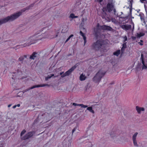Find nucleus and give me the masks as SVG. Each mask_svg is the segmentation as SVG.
Wrapping results in <instances>:
<instances>
[{
	"label": "nucleus",
	"instance_id": "37998d69",
	"mask_svg": "<svg viewBox=\"0 0 147 147\" xmlns=\"http://www.w3.org/2000/svg\"><path fill=\"white\" fill-rule=\"evenodd\" d=\"M140 0V2H141L142 3H144V1H146V0Z\"/></svg>",
	"mask_w": 147,
	"mask_h": 147
},
{
	"label": "nucleus",
	"instance_id": "c85d7f7f",
	"mask_svg": "<svg viewBox=\"0 0 147 147\" xmlns=\"http://www.w3.org/2000/svg\"><path fill=\"white\" fill-rule=\"evenodd\" d=\"M133 141L134 145L136 146H138V145L137 144L136 140H133Z\"/></svg>",
	"mask_w": 147,
	"mask_h": 147
},
{
	"label": "nucleus",
	"instance_id": "3c124183",
	"mask_svg": "<svg viewBox=\"0 0 147 147\" xmlns=\"http://www.w3.org/2000/svg\"><path fill=\"white\" fill-rule=\"evenodd\" d=\"M102 0H98V1L100 3L102 1Z\"/></svg>",
	"mask_w": 147,
	"mask_h": 147
},
{
	"label": "nucleus",
	"instance_id": "7ed1b4c3",
	"mask_svg": "<svg viewBox=\"0 0 147 147\" xmlns=\"http://www.w3.org/2000/svg\"><path fill=\"white\" fill-rule=\"evenodd\" d=\"M108 44L107 42L102 40H97L92 44V49L96 50H100L102 53L106 51V46Z\"/></svg>",
	"mask_w": 147,
	"mask_h": 147
},
{
	"label": "nucleus",
	"instance_id": "393cba45",
	"mask_svg": "<svg viewBox=\"0 0 147 147\" xmlns=\"http://www.w3.org/2000/svg\"><path fill=\"white\" fill-rule=\"evenodd\" d=\"M78 17V16H75L74 14L73 13L71 14L69 16V18L72 19L74 18H77Z\"/></svg>",
	"mask_w": 147,
	"mask_h": 147
},
{
	"label": "nucleus",
	"instance_id": "423d86ee",
	"mask_svg": "<svg viewBox=\"0 0 147 147\" xmlns=\"http://www.w3.org/2000/svg\"><path fill=\"white\" fill-rule=\"evenodd\" d=\"M35 134V132L34 131H30L26 134L24 136L22 137L21 138L22 140H26L31 138Z\"/></svg>",
	"mask_w": 147,
	"mask_h": 147
},
{
	"label": "nucleus",
	"instance_id": "e433bc0d",
	"mask_svg": "<svg viewBox=\"0 0 147 147\" xmlns=\"http://www.w3.org/2000/svg\"><path fill=\"white\" fill-rule=\"evenodd\" d=\"M73 105L75 106H80V104H77L75 103H73Z\"/></svg>",
	"mask_w": 147,
	"mask_h": 147
},
{
	"label": "nucleus",
	"instance_id": "ea45409f",
	"mask_svg": "<svg viewBox=\"0 0 147 147\" xmlns=\"http://www.w3.org/2000/svg\"><path fill=\"white\" fill-rule=\"evenodd\" d=\"M125 48H122L121 49V52L123 53L124 51H125Z\"/></svg>",
	"mask_w": 147,
	"mask_h": 147
},
{
	"label": "nucleus",
	"instance_id": "6ab92c4d",
	"mask_svg": "<svg viewBox=\"0 0 147 147\" xmlns=\"http://www.w3.org/2000/svg\"><path fill=\"white\" fill-rule=\"evenodd\" d=\"M27 57V55H24L23 56H21L19 58L18 61H22L24 59V58H26Z\"/></svg>",
	"mask_w": 147,
	"mask_h": 147
},
{
	"label": "nucleus",
	"instance_id": "2eb2a0df",
	"mask_svg": "<svg viewBox=\"0 0 147 147\" xmlns=\"http://www.w3.org/2000/svg\"><path fill=\"white\" fill-rule=\"evenodd\" d=\"M136 110L139 113H140L141 111H144V109L143 107H140L138 106L136 107Z\"/></svg>",
	"mask_w": 147,
	"mask_h": 147
},
{
	"label": "nucleus",
	"instance_id": "c9c22d12",
	"mask_svg": "<svg viewBox=\"0 0 147 147\" xmlns=\"http://www.w3.org/2000/svg\"><path fill=\"white\" fill-rule=\"evenodd\" d=\"M81 5V3H76L75 5V6L76 7H77L78 5Z\"/></svg>",
	"mask_w": 147,
	"mask_h": 147
},
{
	"label": "nucleus",
	"instance_id": "a211bd4d",
	"mask_svg": "<svg viewBox=\"0 0 147 147\" xmlns=\"http://www.w3.org/2000/svg\"><path fill=\"white\" fill-rule=\"evenodd\" d=\"M86 77L85 75H83V74H82L80 77V80L81 81H83L85 80Z\"/></svg>",
	"mask_w": 147,
	"mask_h": 147
},
{
	"label": "nucleus",
	"instance_id": "13d9d810",
	"mask_svg": "<svg viewBox=\"0 0 147 147\" xmlns=\"http://www.w3.org/2000/svg\"><path fill=\"white\" fill-rule=\"evenodd\" d=\"M83 13H82V14H81L80 15V16H83Z\"/></svg>",
	"mask_w": 147,
	"mask_h": 147
},
{
	"label": "nucleus",
	"instance_id": "412c9836",
	"mask_svg": "<svg viewBox=\"0 0 147 147\" xmlns=\"http://www.w3.org/2000/svg\"><path fill=\"white\" fill-rule=\"evenodd\" d=\"M110 135H111V137L114 138V137L117 136H118V135H119V134H117V133L116 132H113V133H111L110 134Z\"/></svg>",
	"mask_w": 147,
	"mask_h": 147
},
{
	"label": "nucleus",
	"instance_id": "79ce46f5",
	"mask_svg": "<svg viewBox=\"0 0 147 147\" xmlns=\"http://www.w3.org/2000/svg\"><path fill=\"white\" fill-rule=\"evenodd\" d=\"M132 38L133 40H136V37L133 36L132 37Z\"/></svg>",
	"mask_w": 147,
	"mask_h": 147
},
{
	"label": "nucleus",
	"instance_id": "2f4dec72",
	"mask_svg": "<svg viewBox=\"0 0 147 147\" xmlns=\"http://www.w3.org/2000/svg\"><path fill=\"white\" fill-rule=\"evenodd\" d=\"M26 132V131L24 129L21 132L20 134V136H22L24 135Z\"/></svg>",
	"mask_w": 147,
	"mask_h": 147
},
{
	"label": "nucleus",
	"instance_id": "72a5a7b5",
	"mask_svg": "<svg viewBox=\"0 0 147 147\" xmlns=\"http://www.w3.org/2000/svg\"><path fill=\"white\" fill-rule=\"evenodd\" d=\"M126 44L125 43L123 45V47L122 48L125 49L126 47Z\"/></svg>",
	"mask_w": 147,
	"mask_h": 147
},
{
	"label": "nucleus",
	"instance_id": "1a4fd4ad",
	"mask_svg": "<svg viewBox=\"0 0 147 147\" xmlns=\"http://www.w3.org/2000/svg\"><path fill=\"white\" fill-rule=\"evenodd\" d=\"M100 28L103 30L111 31L113 30V29L110 26L104 25L102 26H100Z\"/></svg>",
	"mask_w": 147,
	"mask_h": 147
},
{
	"label": "nucleus",
	"instance_id": "a19ab883",
	"mask_svg": "<svg viewBox=\"0 0 147 147\" xmlns=\"http://www.w3.org/2000/svg\"><path fill=\"white\" fill-rule=\"evenodd\" d=\"M138 43L140 45H143V43L141 42H139Z\"/></svg>",
	"mask_w": 147,
	"mask_h": 147
},
{
	"label": "nucleus",
	"instance_id": "09e8293b",
	"mask_svg": "<svg viewBox=\"0 0 147 147\" xmlns=\"http://www.w3.org/2000/svg\"><path fill=\"white\" fill-rule=\"evenodd\" d=\"M129 1H130V3L131 4L132 2L133 1V0H129Z\"/></svg>",
	"mask_w": 147,
	"mask_h": 147
},
{
	"label": "nucleus",
	"instance_id": "de8ad7c7",
	"mask_svg": "<svg viewBox=\"0 0 147 147\" xmlns=\"http://www.w3.org/2000/svg\"><path fill=\"white\" fill-rule=\"evenodd\" d=\"M16 105H14V106H13V109H15V108L16 107Z\"/></svg>",
	"mask_w": 147,
	"mask_h": 147
},
{
	"label": "nucleus",
	"instance_id": "f8f14e48",
	"mask_svg": "<svg viewBox=\"0 0 147 147\" xmlns=\"http://www.w3.org/2000/svg\"><path fill=\"white\" fill-rule=\"evenodd\" d=\"M121 27L124 30H128L131 28V26L130 25L126 24L121 26Z\"/></svg>",
	"mask_w": 147,
	"mask_h": 147
},
{
	"label": "nucleus",
	"instance_id": "58836bf2",
	"mask_svg": "<svg viewBox=\"0 0 147 147\" xmlns=\"http://www.w3.org/2000/svg\"><path fill=\"white\" fill-rule=\"evenodd\" d=\"M67 76L65 74V73L64 74H62V76H61V77L62 78H63V77H65V76Z\"/></svg>",
	"mask_w": 147,
	"mask_h": 147
},
{
	"label": "nucleus",
	"instance_id": "dca6fc26",
	"mask_svg": "<svg viewBox=\"0 0 147 147\" xmlns=\"http://www.w3.org/2000/svg\"><path fill=\"white\" fill-rule=\"evenodd\" d=\"M100 26L99 24H98L97 25V27L96 28H95L94 29V31L96 34H97L99 32Z\"/></svg>",
	"mask_w": 147,
	"mask_h": 147
},
{
	"label": "nucleus",
	"instance_id": "f03ea898",
	"mask_svg": "<svg viewBox=\"0 0 147 147\" xmlns=\"http://www.w3.org/2000/svg\"><path fill=\"white\" fill-rule=\"evenodd\" d=\"M33 4H31L22 10L21 12H18L17 13H14L6 18L0 19V25L6 23L8 22H12L14 21L22 15V12H24L26 10H29L31 9L32 8L33 6Z\"/></svg>",
	"mask_w": 147,
	"mask_h": 147
},
{
	"label": "nucleus",
	"instance_id": "603ef678",
	"mask_svg": "<svg viewBox=\"0 0 147 147\" xmlns=\"http://www.w3.org/2000/svg\"><path fill=\"white\" fill-rule=\"evenodd\" d=\"M141 19L142 20H144V18H142L141 17Z\"/></svg>",
	"mask_w": 147,
	"mask_h": 147
},
{
	"label": "nucleus",
	"instance_id": "5fc2aeb1",
	"mask_svg": "<svg viewBox=\"0 0 147 147\" xmlns=\"http://www.w3.org/2000/svg\"><path fill=\"white\" fill-rule=\"evenodd\" d=\"M113 11H114V13H115L116 12V10H115V9H113Z\"/></svg>",
	"mask_w": 147,
	"mask_h": 147
},
{
	"label": "nucleus",
	"instance_id": "4be33fe9",
	"mask_svg": "<svg viewBox=\"0 0 147 147\" xmlns=\"http://www.w3.org/2000/svg\"><path fill=\"white\" fill-rule=\"evenodd\" d=\"M54 76V74H51L50 75H48V76L45 78V80L47 81L49 79L51 78V77Z\"/></svg>",
	"mask_w": 147,
	"mask_h": 147
},
{
	"label": "nucleus",
	"instance_id": "9d476101",
	"mask_svg": "<svg viewBox=\"0 0 147 147\" xmlns=\"http://www.w3.org/2000/svg\"><path fill=\"white\" fill-rule=\"evenodd\" d=\"M77 64H76L74 66L72 67L69 70L66 71L65 73L66 76H68L70 74H71L72 72L77 67Z\"/></svg>",
	"mask_w": 147,
	"mask_h": 147
},
{
	"label": "nucleus",
	"instance_id": "a878e982",
	"mask_svg": "<svg viewBox=\"0 0 147 147\" xmlns=\"http://www.w3.org/2000/svg\"><path fill=\"white\" fill-rule=\"evenodd\" d=\"M120 53V51L119 50V51H116V52H114L113 53V54L114 55H115L116 56H117L119 55Z\"/></svg>",
	"mask_w": 147,
	"mask_h": 147
},
{
	"label": "nucleus",
	"instance_id": "052dcab7",
	"mask_svg": "<svg viewBox=\"0 0 147 147\" xmlns=\"http://www.w3.org/2000/svg\"><path fill=\"white\" fill-rule=\"evenodd\" d=\"M57 77V76H55V77Z\"/></svg>",
	"mask_w": 147,
	"mask_h": 147
},
{
	"label": "nucleus",
	"instance_id": "8fccbe9b",
	"mask_svg": "<svg viewBox=\"0 0 147 147\" xmlns=\"http://www.w3.org/2000/svg\"><path fill=\"white\" fill-rule=\"evenodd\" d=\"M16 107H19L20 106V104H18L17 105H16Z\"/></svg>",
	"mask_w": 147,
	"mask_h": 147
},
{
	"label": "nucleus",
	"instance_id": "864d4df0",
	"mask_svg": "<svg viewBox=\"0 0 147 147\" xmlns=\"http://www.w3.org/2000/svg\"><path fill=\"white\" fill-rule=\"evenodd\" d=\"M11 106V104L9 105H8V107H10Z\"/></svg>",
	"mask_w": 147,
	"mask_h": 147
},
{
	"label": "nucleus",
	"instance_id": "7c9ffc66",
	"mask_svg": "<svg viewBox=\"0 0 147 147\" xmlns=\"http://www.w3.org/2000/svg\"><path fill=\"white\" fill-rule=\"evenodd\" d=\"M80 106H81L82 108H86L88 107V106L85 105L83 104H80Z\"/></svg>",
	"mask_w": 147,
	"mask_h": 147
},
{
	"label": "nucleus",
	"instance_id": "bb28decb",
	"mask_svg": "<svg viewBox=\"0 0 147 147\" xmlns=\"http://www.w3.org/2000/svg\"><path fill=\"white\" fill-rule=\"evenodd\" d=\"M77 129L78 130V128L77 126H76L72 130V135H73L74 132H75Z\"/></svg>",
	"mask_w": 147,
	"mask_h": 147
},
{
	"label": "nucleus",
	"instance_id": "4468645a",
	"mask_svg": "<svg viewBox=\"0 0 147 147\" xmlns=\"http://www.w3.org/2000/svg\"><path fill=\"white\" fill-rule=\"evenodd\" d=\"M142 69H147V64L145 63L144 61H142Z\"/></svg>",
	"mask_w": 147,
	"mask_h": 147
},
{
	"label": "nucleus",
	"instance_id": "f704fd0d",
	"mask_svg": "<svg viewBox=\"0 0 147 147\" xmlns=\"http://www.w3.org/2000/svg\"><path fill=\"white\" fill-rule=\"evenodd\" d=\"M123 38L124 39V40H123L124 42H125L127 40V36H125L124 37H123Z\"/></svg>",
	"mask_w": 147,
	"mask_h": 147
},
{
	"label": "nucleus",
	"instance_id": "49530a36",
	"mask_svg": "<svg viewBox=\"0 0 147 147\" xmlns=\"http://www.w3.org/2000/svg\"><path fill=\"white\" fill-rule=\"evenodd\" d=\"M91 132L90 135L92 136L93 134V133L92 131H90Z\"/></svg>",
	"mask_w": 147,
	"mask_h": 147
},
{
	"label": "nucleus",
	"instance_id": "5701e85b",
	"mask_svg": "<svg viewBox=\"0 0 147 147\" xmlns=\"http://www.w3.org/2000/svg\"><path fill=\"white\" fill-rule=\"evenodd\" d=\"M138 134V132H136L132 136V140H136V138Z\"/></svg>",
	"mask_w": 147,
	"mask_h": 147
},
{
	"label": "nucleus",
	"instance_id": "f3484780",
	"mask_svg": "<svg viewBox=\"0 0 147 147\" xmlns=\"http://www.w3.org/2000/svg\"><path fill=\"white\" fill-rule=\"evenodd\" d=\"M80 34L83 37L84 41V43L85 44L86 42V37L84 35V34L83 33V32L82 31H80Z\"/></svg>",
	"mask_w": 147,
	"mask_h": 147
},
{
	"label": "nucleus",
	"instance_id": "20e7f679",
	"mask_svg": "<svg viewBox=\"0 0 147 147\" xmlns=\"http://www.w3.org/2000/svg\"><path fill=\"white\" fill-rule=\"evenodd\" d=\"M105 74V72L102 70H100L96 74L93 78V80L95 83L99 82Z\"/></svg>",
	"mask_w": 147,
	"mask_h": 147
},
{
	"label": "nucleus",
	"instance_id": "6e6552de",
	"mask_svg": "<svg viewBox=\"0 0 147 147\" xmlns=\"http://www.w3.org/2000/svg\"><path fill=\"white\" fill-rule=\"evenodd\" d=\"M107 8H103L102 9L103 12L102 13V17L103 19H104L107 21H109V19L108 17L107 16V14L106 12L107 11Z\"/></svg>",
	"mask_w": 147,
	"mask_h": 147
},
{
	"label": "nucleus",
	"instance_id": "0eeeda50",
	"mask_svg": "<svg viewBox=\"0 0 147 147\" xmlns=\"http://www.w3.org/2000/svg\"><path fill=\"white\" fill-rule=\"evenodd\" d=\"M49 86V85L47 84H40V85H35L33 86L30 88H28L24 90V92H26L29 90H30L32 89L36 88H38L39 87H42L45 86Z\"/></svg>",
	"mask_w": 147,
	"mask_h": 147
},
{
	"label": "nucleus",
	"instance_id": "473e14b6",
	"mask_svg": "<svg viewBox=\"0 0 147 147\" xmlns=\"http://www.w3.org/2000/svg\"><path fill=\"white\" fill-rule=\"evenodd\" d=\"M87 145H88L87 147H92V144L90 142L88 143Z\"/></svg>",
	"mask_w": 147,
	"mask_h": 147
},
{
	"label": "nucleus",
	"instance_id": "bf43d9fd",
	"mask_svg": "<svg viewBox=\"0 0 147 147\" xmlns=\"http://www.w3.org/2000/svg\"><path fill=\"white\" fill-rule=\"evenodd\" d=\"M0 147H3V146H0Z\"/></svg>",
	"mask_w": 147,
	"mask_h": 147
},
{
	"label": "nucleus",
	"instance_id": "c756f323",
	"mask_svg": "<svg viewBox=\"0 0 147 147\" xmlns=\"http://www.w3.org/2000/svg\"><path fill=\"white\" fill-rule=\"evenodd\" d=\"M48 27H45L41 30V31H42L43 30H44L45 31H46L47 30H48Z\"/></svg>",
	"mask_w": 147,
	"mask_h": 147
},
{
	"label": "nucleus",
	"instance_id": "ddd939ff",
	"mask_svg": "<svg viewBox=\"0 0 147 147\" xmlns=\"http://www.w3.org/2000/svg\"><path fill=\"white\" fill-rule=\"evenodd\" d=\"M113 5L112 3H108L107 5V8L109 12H111L113 9Z\"/></svg>",
	"mask_w": 147,
	"mask_h": 147
},
{
	"label": "nucleus",
	"instance_id": "b1692460",
	"mask_svg": "<svg viewBox=\"0 0 147 147\" xmlns=\"http://www.w3.org/2000/svg\"><path fill=\"white\" fill-rule=\"evenodd\" d=\"M144 35V34L143 33H140L139 34L138 33L137 34V37L138 38H140L141 36H143Z\"/></svg>",
	"mask_w": 147,
	"mask_h": 147
},
{
	"label": "nucleus",
	"instance_id": "4c0bfd02",
	"mask_svg": "<svg viewBox=\"0 0 147 147\" xmlns=\"http://www.w3.org/2000/svg\"><path fill=\"white\" fill-rule=\"evenodd\" d=\"M141 60H142V61L143 60V61H144V57H143V54H141Z\"/></svg>",
	"mask_w": 147,
	"mask_h": 147
},
{
	"label": "nucleus",
	"instance_id": "aec40b11",
	"mask_svg": "<svg viewBox=\"0 0 147 147\" xmlns=\"http://www.w3.org/2000/svg\"><path fill=\"white\" fill-rule=\"evenodd\" d=\"M87 110H88L90 112H91L93 113H94V111L92 109V107H87Z\"/></svg>",
	"mask_w": 147,
	"mask_h": 147
},
{
	"label": "nucleus",
	"instance_id": "39448f33",
	"mask_svg": "<svg viewBox=\"0 0 147 147\" xmlns=\"http://www.w3.org/2000/svg\"><path fill=\"white\" fill-rule=\"evenodd\" d=\"M41 53H38L36 52H34L30 57V59L34 60L36 58L38 59L41 56Z\"/></svg>",
	"mask_w": 147,
	"mask_h": 147
},
{
	"label": "nucleus",
	"instance_id": "f257e3e1",
	"mask_svg": "<svg viewBox=\"0 0 147 147\" xmlns=\"http://www.w3.org/2000/svg\"><path fill=\"white\" fill-rule=\"evenodd\" d=\"M58 36L57 33L55 35H51V32L48 33L46 32L41 34L39 33L35 34L33 35L30 36L27 40L26 42L21 46L23 47L29 46L30 45L35 43L38 40H41L43 38L52 39L55 38Z\"/></svg>",
	"mask_w": 147,
	"mask_h": 147
},
{
	"label": "nucleus",
	"instance_id": "c03bdc74",
	"mask_svg": "<svg viewBox=\"0 0 147 147\" xmlns=\"http://www.w3.org/2000/svg\"><path fill=\"white\" fill-rule=\"evenodd\" d=\"M63 74V72H60L59 74L61 76H62V74Z\"/></svg>",
	"mask_w": 147,
	"mask_h": 147
},
{
	"label": "nucleus",
	"instance_id": "6e6d98bb",
	"mask_svg": "<svg viewBox=\"0 0 147 147\" xmlns=\"http://www.w3.org/2000/svg\"><path fill=\"white\" fill-rule=\"evenodd\" d=\"M139 69V68H138V67H137V68H136V69H137V70H138V69Z\"/></svg>",
	"mask_w": 147,
	"mask_h": 147
},
{
	"label": "nucleus",
	"instance_id": "4d7b16f0",
	"mask_svg": "<svg viewBox=\"0 0 147 147\" xmlns=\"http://www.w3.org/2000/svg\"><path fill=\"white\" fill-rule=\"evenodd\" d=\"M140 42H142V43L143 42V41L142 40H140Z\"/></svg>",
	"mask_w": 147,
	"mask_h": 147
},
{
	"label": "nucleus",
	"instance_id": "a18cd8bd",
	"mask_svg": "<svg viewBox=\"0 0 147 147\" xmlns=\"http://www.w3.org/2000/svg\"><path fill=\"white\" fill-rule=\"evenodd\" d=\"M63 74V72H60L59 74L61 76H62V74Z\"/></svg>",
	"mask_w": 147,
	"mask_h": 147
},
{
	"label": "nucleus",
	"instance_id": "cd10ccee",
	"mask_svg": "<svg viewBox=\"0 0 147 147\" xmlns=\"http://www.w3.org/2000/svg\"><path fill=\"white\" fill-rule=\"evenodd\" d=\"M73 36L74 35L73 34H71V35H70L66 40L65 41V43H66V42H67L69 40H70V39L71 37H73Z\"/></svg>",
	"mask_w": 147,
	"mask_h": 147
},
{
	"label": "nucleus",
	"instance_id": "9b49d317",
	"mask_svg": "<svg viewBox=\"0 0 147 147\" xmlns=\"http://www.w3.org/2000/svg\"><path fill=\"white\" fill-rule=\"evenodd\" d=\"M77 64H76L74 66L72 67L69 70L66 71L65 73L66 76H68L70 74H71L72 72L77 67Z\"/></svg>",
	"mask_w": 147,
	"mask_h": 147
}]
</instances>
